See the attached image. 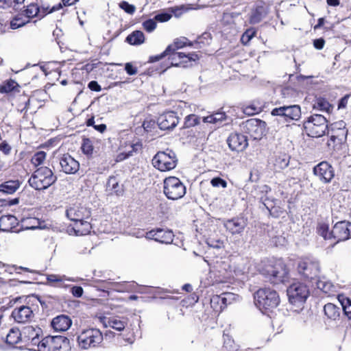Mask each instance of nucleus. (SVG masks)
Instances as JSON below:
<instances>
[{
    "label": "nucleus",
    "mask_w": 351,
    "mask_h": 351,
    "mask_svg": "<svg viewBox=\"0 0 351 351\" xmlns=\"http://www.w3.org/2000/svg\"><path fill=\"white\" fill-rule=\"evenodd\" d=\"M324 44L325 41L323 38L315 39L313 41V45L317 49H323Z\"/></svg>",
    "instance_id": "obj_63"
},
{
    "label": "nucleus",
    "mask_w": 351,
    "mask_h": 351,
    "mask_svg": "<svg viewBox=\"0 0 351 351\" xmlns=\"http://www.w3.org/2000/svg\"><path fill=\"white\" fill-rule=\"evenodd\" d=\"M72 321L65 315H60L54 317L51 321V326L57 332L67 330L71 326Z\"/></svg>",
    "instance_id": "obj_22"
},
{
    "label": "nucleus",
    "mask_w": 351,
    "mask_h": 351,
    "mask_svg": "<svg viewBox=\"0 0 351 351\" xmlns=\"http://www.w3.org/2000/svg\"><path fill=\"white\" fill-rule=\"evenodd\" d=\"M177 57L179 59H182L184 58H187L189 61H195L196 60L199 59L198 55L195 53H189L188 54H186V53H182V52H178L173 57V60H175Z\"/></svg>",
    "instance_id": "obj_50"
},
{
    "label": "nucleus",
    "mask_w": 351,
    "mask_h": 351,
    "mask_svg": "<svg viewBox=\"0 0 351 351\" xmlns=\"http://www.w3.org/2000/svg\"><path fill=\"white\" fill-rule=\"evenodd\" d=\"M119 7L123 10L126 13L133 14L136 11V7L134 5L130 4L125 1L119 3Z\"/></svg>",
    "instance_id": "obj_52"
},
{
    "label": "nucleus",
    "mask_w": 351,
    "mask_h": 351,
    "mask_svg": "<svg viewBox=\"0 0 351 351\" xmlns=\"http://www.w3.org/2000/svg\"><path fill=\"white\" fill-rule=\"evenodd\" d=\"M156 20L154 19H148L143 22V28L148 32H153L156 27Z\"/></svg>",
    "instance_id": "obj_53"
},
{
    "label": "nucleus",
    "mask_w": 351,
    "mask_h": 351,
    "mask_svg": "<svg viewBox=\"0 0 351 351\" xmlns=\"http://www.w3.org/2000/svg\"><path fill=\"white\" fill-rule=\"evenodd\" d=\"M127 323L125 320L121 319L119 317H110L106 323V326H109L116 330L121 331L126 326Z\"/></svg>",
    "instance_id": "obj_33"
},
{
    "label": "nucleus",
    "mask_w": 351,
    "mask_h": 351,
    "mask_svg": "<svg viewBox=\"0 0 351 351\" xmlns=\"http://www.w3.org/2000/svg\"><path fill=\"white\" fill-rule=\"evenodd\" d=\"M260 110L261 108L252 105L245 107L244 112L248 115H252L258 113Z\"/></svg>",
    "instance_id": "obj_58"
},
{
    "label": "nucleus",
    "mask_w": 351,
    "mask_h": 351,
    "mask_svg": "<svg viewBox=\"0 0 351 351\" xmlns=\"http://www.w3.org/2000/svg\"><path fill=\"white\" fill-rule=\"evenodd\" d=\"M57 177L49 168L41 167L30 177L29 184L36 190H43L55 183Z\"/></svg>",
    "instance_id": "obj_4"
},
{
    "label": "nucleus",
    "mask_w": 351,
    "mask_h": 351,
    "mask_svg": "<svg viewBox=\"0 0 351 351\" xmlns=\"http://www.w3.org/2000/svg\"><path fill=\"white\" fill-rule=\"evenodd\" d=\"M90 213L84 207L74 206L66 210L67 217L75 222L83 221L90 217Z\"/></svg>",
    "instance_id": "obj_21"
},
{
    "label": "nucleus",
    "mask_w": 351,
    "mask_h": 351,
    "mask_svg": "<svg viewBox=\"0 0 351 351\" xmlns=\"http://www.w3.org/2000/svg\"><path fill=\"white\" fill-rule=\"evenodd\" d=\"M210 184L214 187L221 186L223 188H226L227 186V182L219 177L213 178L210 181Z\"/></svg>",
    "instance_id": "obj_56"
},
{
    "label": "nucleus",
    "mask_w": 351,
    "mask_h": 351,
    "mask_svg": "<svg viewBox=\"0 0 351 351\" xmlns=\"http://www.w3.org/2000/svg\"><path fill=\"white\" fill-rule=\"evenodd\" d=\"M103 341V335L97 328L84 330L77 337L79 346L84 350L95 348Z\"/></svg>",
    "instance_id": "obj_6"
},
{
    "label": "nucleus",
    "mask_w": 351,
    "mask_h": 351,
    "mask_svg": "<svg viewBox=\"0 0 351 351\" xmlns=\"http://www.w3.org/2000/svg\"><path fill=\"white\" fill-rule=\"evenodd\" d=\"M34 308L29 306H21L12 311V317L18 323H26L34 317Z\"/></svg>",
    "instance_id": "obj_19"
},
{
    "label": "nucleus",
    "mask_w": 351,
    "mask_h": 351,
    "mask_svg": "<svg viewBox=\"0 0 351 351\" xmlns=\"http://www.w3.org/2000/svg\"><path fill=\"white\" fill-rule=\"evenodd\" d=\"M325 315L332 320H336L340 317V308L332 303L325 304L324 307Z\"/></svg>",
    "instance_id": "obj_26"
},
{
    "label": "nucleus",
    "mask_w": 351,
    "mask_h": 351,
    "mask_svg": "<svg viewBox=\"0 0 351 351\" xmlns=\"http://www.w3.org/2000/svg\"><path fill=\"white\" fill-rule=\"evenodd\" d=\"M27 21H25L19 17H16L10 22V27L12 29H16L17 28L23 27L24 25L26 24Z\"/></svg>",
    "instance_id": "obj_55"
},
{
    "label": "nucleus",
    "mask_w": 351,
    "mask_h": 351,
    "mask_svg": "<svg viewBox=\"0 0 351 351\" xmlns=\"http://www.w3.org/2000/svg\"><path fill=\"white\" fill-rule=\"evenodd\" d=\"M21 182L19 180H10L0 184V193L4 194H14L21 186Z\"/></svg>",
    "instance_id": "obj_24"
},
{
    "label": "nucleus",
    "mask_w": 351,
    "mask_h": 351,
    "mask_svg": "<svg viewBox=\"0 0 351 351\" xmlns=\"http://www.w3.org/2000/svg\"><path fill=\"white\" fill-rule=\"evenodd\" d=\"M126 41L132 45H141L145 41L144 34L141 31H134L127 36Z\"/></svg>",
    "instance_id": "obj_28"
},
{
    "label": "nucleus",
    "mask_w": 351,
    "mask_h": 351,
    "mask_svg": "<svg viewBox=\"0 0 351 351\" xmlns=\"http://www.w3.org/2000/svg\"><path fill=\"white\" fill-rule=\"evenodd\" d=\"M348 131L345 128H339L336 134H332L330 140L335 141L337 140L339 143L346 141Z\"/></svg>",
    "instance_id": "obj_45"
},
{
    "label": "nucleus",
    "mask_w": 351,
    "mask_h": 351,
    "mask_svg": "<svg viewBox=\"0 0 351 351\" xmlns=\"http://www.w3.org/2000/svg\"><path fill=\"white\" fill-rule=\"evenodd\" d=\"M271 114L272 116L282 117L287 121H298L301 117V108L299 105L282 106L274 108Z\"/></svg>",
    "instance_id": "obj_12"
},
{
    "label": "nucleus",
    "mask_w": 351,
    "mask_h": 351,
    "mask_svg": "<svg viewBox=\"0 0 351 351\" xmlns=\"http://www.w3.org/2000/svg\"><path fill=\"white\" fill-rule=\"evenodd\" d=\"M61 8V3H58L57 5H53L51 8L49 6H38L37 4L31 3L27 6L25 12V15L28 18H32L35 16L43 18L46 14L57 11Z\"/></svg>",
    "instance_id": "obj_14"
},
{
    "label": "nucleus",
    "mask_w": 351,
    "mask_h": 351,
    "mask_svg": "<svg viewBox=\"0 0 351 351\" xmlns=\"http://www.w3.org/2000/svg\"><path fill=\"white\" fill-rule=\"evenodd\" d=\"M178 159L172 150L158 152L152 159L153 166L160 171L173 169L177 165Z\"/></svg>",
    "instance_id": "obj_8"
},
{
    "label": "nucleus",
    "mask_w": 351,
    "mask_h": 351,
    "mask_svg": "<svg viewBox=\"0 0 351 351\" xmlns=\"http://www.w3.org/2000/svg\"><path fill=\"white\" fill-rule=\"evenodd\" d=\"M106 191L110 194H116L119 195L123 192L122 186L119 184V180L117 176H110L107 184H106Z\"/></svg>",
    "instance_id": "obj_25"
},
{
    "label": "nucleus",
    "mask_w": 351,
    "mask_h": 351,
    "mask_svg": "<svg viewBox=\"0 0 351 351\" xmlns=\"http://www.w3.org/2000/svg\"><path fill=\"white\" fill-rule=\"evenodd\" d=\"M314 174L325 183L330 182L333 178L334 170L327 162H322L313 169Z\"/></svg>",
    "instance_id": "obj_18"
},
{
    "label": "nucleus",
    "mask_w": 351,
    "mask_h": 351,
    "mask_svg": "<svg viewBox=\"0 0 351 351\" xmlns=\"http://www.w3.org/2000/svg\"><path fill=\"white\" fill-rule=\"evenodd\" d=\"M3 3V9L13 7L14 9L18 10L20 6L24 3L25 0H1Z\"/></svg>",
    "instance_id": "obj_47"
},
{
    "label": "nucleus",
    "mask_w": 351,
    "mask_h": 351,
    "mask_svg": "<svg viewBox=\"0 0 351 351\" xmlns=\"http://www.w3.org/2000/svg\"><path fill=\"white\" fill-rule=\"evenodd\" d=\"M71 292L73 296L76 298H80L82 296L84 291L82 287L73 286L71 288Z\"/></svg>",
    "instance_id": "obj_59"
},
{
    "label": "nucleus",
    "mask_w": 351,
    "mask_h": 351,
    "mask_svg": "<svg viewBox=\"0 0 351 351\" xmlns=\"http://www.w3.org/2000/svg\"><path fill=\"white\" fill-rule=\"evenodd\" d=\"M88 88L94 91H100L101 90V86L99 85V84L96 81H91L88 83Z\"/></svg>",
    "instance_id": "obj_64"
},
{
    "label": "nucleus",
    "mask_w": 351,
    "mask_h": 351,
    "mask_svg": "<svg viewBox=\"0 0 351 351\" xmlns=\"http://www.w3.org/2000/svg\"><path fill=\"white\" fill-rule=\"evenodd\" d=\"M261 273L274 284L285 283L289 278V270L280 259L268 261L262 268Z\"/></svg>",
    "instance_id": "obj_2"
},
{
    "label": "nucleus",
    "mask_w": 351,
    "mask_h": 351,
    "mask_svg": "<svg viewBox=\"0 0 351 351\" xmlns=\"http://www.w3.org/2000/svg\"><path fill=\"white\" fill-rule=\"evenodd\" d=\"M18 84L14 80H9L4 82L1 86H0V93H8L14 90L15 88H17Z\"/></svg>",
    "instance_id": "obj_39"
},
{
    "label": "nucleus",
    "mask_w": 351,
    "mask_h": 351,
    "mask_svg": "<svg viewBox=\"0 0 351 351\" xmlns=\"http://www.w3.org/2000/svg\"><path fill=\"white\" fill-rule=\"evenodd\" d=\"M309 295V289L306 285L295 282L287 289V295L289 302L299 306L303 305Z\"/></svg>",
    "instance_id": "obj_11"
},
{
    "label": "nucleus",
    "mask_w": 351,
    "mask_h": 351,
    "mask_svg": "<svg viewBox=\"0 0 351 351\" xmlns=\"http://www.w3.org/2000/svg\"><path fill=\"white\" fill-rule=\"evenodd\" d=\"M192 44L191 43H188L187 38L183 37L181 38L176 39L172 45H170L169 46H171V52H175L176 50L182 48L186 45H191Z\"/></svg>",
    "instance_id": "obj_43"
},
{
    "label": "nucleus",
    "mask_w": 351,
    "mask_h": 351,
    "mask_svg": "<svg viewBox=\"0 0 351 351\" xmlns=\"http://www.w3.org/2000/svg\"><path fill=\"white\" fill-rule=\"evenodd\" d=\"M297 270L303 280L310 282L319 276L320 265L317 261L305 258L299 261Z\"/></svg>",
    "instance_id": "obj_7"
},
{
    "label": "nucleus",
    "mask_w": 351,
    "mask_h": 351,
    "mask_svg": "<svg viewBox=\"0 0 351 351\" xmlns=\"http://www.w3.org/2000/svg\"><path fill=\"white\" fill-rule=\"evenodd\" d=\"M255 34L256 30L254 28L247 29L241 36V40L242 43L247 45Z\"/></svg>",
    "instance_id": "obj_48"
},
{
    "label": "nucleus",
    "mask_w": 351,
    "mask_h": 351,
    "mask_svg": "<svg viewBox=\"0 0 351 351\" xmlns=\"http://www.w3.org/2000/svg\"><path fill=\"white\" fill-rule=\"evenodd\" d=\"M330 105L327 100L324 98H318L316 99L315 104H313V108L315 109L321 110V111H328L330 109Z\"/></svg>",
    "instance_id": "obj_40"
},
{
    "label": "nucleus",
    "mask_w": 351,
    "mask_h": 351,
    "mask_svg": "<svg viewBox=\"0 0 351 351\" xmlns=\"http://www.w3.org/2000/svg\"><path fill=\"white\" fill-rule=\"evenodd\" d=\"M223 226L226 231L232 235H241L247 226V220L243 217H236L223 221Z\"/></svg>",
    "instance_id": "obj_13"
},
{
    "label": "nucleus",
    "mask_w": 351,
    "mask_h": 351,
    "mask_svg": "<svg viewBox=\"0 0 351 351\" xmlns=\"http://www.w3.org/2000/svg\"><path fill=\"white\" fill-rule=\"evenodd\" d=\"M69 341L62 336H48L41 340L38 351H69Z\"/></svg>",
    "instance_id": "obj_10"
},
{
    "label": "nucleus",
    "mask_w": 351,
    "mask_h": 351,
    "mask_svg": "<svg viewBox=\"0 0 351 351\" xmlns=\"http://www.w3.org/2000/svg\"><path fill=\"white\" fill-rule=\"evenodd\" d=\"M22 333L17 329H10L9 332L6 334L5 342L8 344L14 346L18 343L21 339Z\"/></svg>",
    "instance_id": "obj_36"
},
{
    "label": "nucleus",
    "mask_w": 351,
    "mask_h": 351,
    "mask_svg": "<svg viewBox=\"0 0 351 351\" xmlns=\"http://www.w3.org/2000/svg\"><path fill=\"white\" fill-rule=\"evenodd\" d=\"M73 228L76 235H86L90 232L91 225L88 221L84 220L83 221L76 222Z\"/></svg>",
    "instance_id": "obj_31"
},
{
    "label": "nucleus",
    "mask_w": 351,
    "mask_h": 351,
    "mask_svg": "<svg viewBox=\"0 0 351 351\" xmlns=\"http://www.w3.org/2000/svg\"><path fill=\"white\" fill-rule=\"evenodd\" d=\"M125 69L127 73L130 75H135L137 73L136 68L134 67L133 65L130 62L125 64Z\"/></svg>",
    "instance_id": "obj_61"
},
{
    "label": "nucleus",
    "mask_w": 351,
    "mask_h": 351,
    "mask_svg": "<svg viewBox=\"0 0 351 351\" xmlns=\"http://www.w3.org/2000/svg\"><path fill=\"white\" fill-rule=\"evenodd\" d=\"M266 12L262 6H258L253 10L250 16V23L251 24H256L261 22L265 16Z\"/></svg>",
    "instance_id": "obj_30"
},
{
    "label": "nucleus",
    "mask_w": 351,
    "mask_h": 351,
    "mask_svg": "<svg viewBox=\"0 0 351 351\" xmlns=\"http://www.w3.org/2000/svg\"><path fill=\"white\" fill-rule=\"evenodd\" d=\"M130 147L132 148V150H129L127 152L120 153L117 156V161L125 160L128 157L132 156L133 152H137L138 149L141 147V145L139 144H132L130 145Z\"/></svg>",
    "instance_id": "obj_44"
},
{
    "label": "nucleus",
    "mask_w": 351,
    "mask_h": 351,
    "mask_svg": "<svg viewBox=\"0 0 351 351\" xmlns=\"http://www.w3.org/2000/svg\"><path fill=\"white\" fill-rule=\"evenodd\" d=\"M304 128L308 136L313 138L321 137L328 129L327 120L321 114H313L304 121Z\"/></svg>",
    "instance_id": "obj_5"
},
{
    "label": "nucleus",
    "mask_w": 351,
    "mask_h": 351,
    "mask_svg": "<svg viewBox=\"0 0 351 351\" xmlns=\"http://www.w3.org/2000/svg\"><path fill=\"white\" fill-rule=\"evenodd\" d=\"M338 300L342 306L344 315L351 319V300L343 295H339Z\"/></svg>",
    "instance_id": "obj_34"
},
{
    "label": "nucleus",
    "mask_w": 351,
    "mask_h": 351,
    "mask_svg": "<svg viewBox=\"0 0 351 351\" xmlns=\"http://www.w3.org/2000/svg\"><path fill=\"white\" fill-rule=\"evenodd\" d=\"M289 163V157L286 154L277 156L274 162L275 171H280L287 167Z\"/></svg>",
    "instance_id": "obj_35"
},
{
    "label": "nucleus",
    "mask_w": 351,
    "mask_h": 351,
    "mask_svg": "<svg viewBox=\"0 0 351 351\" xmlns=\"http://www.w3.org/2000/svg\"><path fill=\"white\" fill-rule=\"evenodd\" d=\"M254 304L263 313L271 311L280 304L278 293L270 288L259 289L254 295Z\"/></svg>",
    "instance_id": "obj_3"
},
{
    "label": "nucleus",
    "mask_w": 351,
    "mask_h": 351,
    "mask_svg": "<svg viewBox=\"0 0 351 351\" xmlns=\"http://www.w3.org/2000/svg\"><path fill=\"white\" fill-rule=\"evenodd\" d=\"M46 153L43 151H39L37 152L34 154V156L32 158V163L35 166H39L40 165H43L44 163V161L46 159Z\"/></svg>",
    "instance_id": "obj_38"
},
{
    "label": "nucleus",
    "mask_w": 351,
    "mask_h": 351,
    "mask_svg": "<svg viewBox=\"0 0 351 351\" xmlns=\"http://www.w3.org/2000/svg\"><path fill=\"white\" fill-rule=\"evenodd\" d=\"M171 16L172 15L171 14L162 12L156 14L154 16V19L159 22H166L168 21L171 18Z\"/></svg>",
    "instance_id": "obj_57"
},
{
    "label": "nucleus",
    "mask_w": 351,
    "mask_h": 351,
    "mask_svg": "<svg viewBox=\"0 0 351 351\" xmlns=\"http://www.w3.org/2000/svg\"><path fill=\"white\" fill-rule=\"evenodd\" d=\"M47 282L51 285H55L56 283H59V287H64L65 281L76 282L73 278H67L66 276H60L58 274H49L47 276Z\"/></svg>",
    "instance_id": "obj_29"
},
{
    "label": "nucleus",
    "mask_w": 351,
    "mask_h": 351,
    "mask_svg": "<svg viewBox=\"0 0 351 351\" xmlns=\"http://www.w3.org/2000/svg\"><path fill=\"white\" fill-rule=\"evenodd\" d=\"M26 226L24 227L26 230H35L38 228L39 222L36 218L27 219L23 221Z\"/></svg>",
    "instance_id": "obj_51"
},
{
    "label": "nucleus",
    "mask_w": 351,
    "mask_h": 351,
    "mask_svg": "<svg viewBox=\"0 0 351 351\" xmlns=\"http://www.w3.org/2000/svg\"><path fill=\"white\" fill-rule=\"evenodd\" d=\"M163 192L168 199L177 200L185 195L186 187L179 178L170 176L164 180Z\"/></svg>",
    "instance_id": "obj_9"
},
{
    "label": "nucleus",
    "mask_w": 351,
    "mask_h": 351,
    "mask_svg": "<svg viewBox=\"0 0 351 351\" xmlns=\"http://www.w3.org/2000/svg\"><path fill=\"white\" fill-rule=\"evenodd\" d=\"M208 244L210 247L216 249H221L224 247L223 242L220 240H210Z\"/></svg>",
    "instance_id": "obj_60"
},
{
    "label": "nucleus",
    "mask_w": 351,
    "mask_h": 351,
    "mask_svg": "<svg viewBox=\"0 0 351 351\" xmlns=\"http://www.w3.org/2000/svg\"><path fill=\"white\" fill-rule=\"evenodd\" d=\"M266 125V123L263 121L256 119H252L247 121L246 123V127L249 130H252L254 128H260L261 130H263Z\"/></svg>",
    "instance_id": "obj_42"
},
{
    "label": "nucleus",
    "mask_w": 351,
    "mask_h": 351,
    "mask_svg": "<svg viewBox=\"0 0 351 351\" xmlns=\"http://www.w3.org/2000/svg\"><path fill=\"white\" fill-rule=\"evenodd\" d=\"M42 330L38 326H27L22 330V335L27 339V341L30 340L34 337L40 336Z\"/></svg>",
    "instance_id": "obj_32"
},
{
    "label": "nucleus",
    "mask_w": 351,
    "mask_h": 351,
    "mask_svg": "<svg viewBox=\"0 0 351 351\" xmlns=\"http://www.w3.org/2000/svg\"><path fill=\"white\" fill-rule=\"evenodd\" d=\"M174 234L172 231L158 228L146 233V238L154 239L161 243L169 244L173 242Z\"/></svg>",
    "instance_id": "obj_16"
},
{
    "label": "nucleus",
    "mask_w": 351,
    "mask_h": 351,
    "mask_svg": "<svg viewBox=\"0 0 351 351\" xmlns=\"http://www.w3.org/2000/svg\"><path fill=\"white\" fill-rule=\"evenodd\" d=\"M226 118V115L224 112H217L213 114L204 117L203 118V121L204 123H221Z\"/></svg>",
    "instance_id": "obj_37"
},
{
    "label": "nucleus",
    "mask_w": 351,
    "mask_h": 351,
    "mask_svg": "<svg viewBox=\"0 0 351 351\" xmlns=\"http://www.w3.org/2000/svg\"><path fill=\"white\" fill-rule=\"evenodd\" d=\"M229 148L232 151L242 152L247 147V141L245 135L238 133L231 134L227 139Z\"/></svg>",
    "instance_id": "obj_20"
},
{
    "label": "nucleus",
    "mask_w": 351,
    "mask_h": 351,
    "mask_svg": "<svg viewBox=\"0 0 351 351\" xmlns=\"http://www.w3.org/2000/svg\"><path fill=\"white\" fill-rule=\"evenodd\" d=\"M0 150L5 154H9L11 151V147L5 142L0 143Z\"/></svg>",
    "instance_id": "obj_62"
},
{
    "label": "nucleus",
    "mask_w": 351,
    "mask_h": 351,
    "mask_svg": "<svg viewBox=\"0 0 351 351\" xmlns=\"http://www.w3.org/2000/svg\"><path fill=\"white\" fill-rule=\"evenodd\" d=\"M171 48H172L171 46H168L162 53L151 57L150 61L151 62H157V61H159L160 60H161L162 58H163L165 56H166L167 55H170L171 52Z\"/></svg>",
    "instance_id": "obj_54"
},
{
    "label": "nucleus",
    "mask_w": 351,
    "mask_h": 351,
    "mask_svg": "<svg viewBox=\"0 0 351 351\" xmlns=\"http://www.w3.org/2000/svg\"><path fill=\"white\" fill-rule=\"evenodd\" d=\"M61 171L66 174H75L80 169V163L69 154H64L59 157Z\"/></svg>",
    "instance_id": "obj_15"
},
{
    "label": "nucleus",
    "mask_w": 351,
    "mask_h": 351,
    "mask_svg": "<svg viewBox=\"0 0 351 351\" xmlns=\"http://www.w3.org/2000/svg\"><path fill=\"white\" fill-rule=\"evenodd\" d=\"M217 302L219 300L223 304L227 306L230 304L236 299V295L232 293H224L221 296H217Z\"/></svg>",
    "instance_id": "obj_41"
},
{
    "label": "nucleus",
    "mask_w": 351,
    "mask_h": 351,
    "mask_svg": "<svg viewBox=\"0 0 351 351\" xmlns=\"http://www.w3.org/2000/svg\"><path fill=\"white\" fill-rule=\"evenodd\" d=\"M199 123V117L195 114H189L186 117L184 121V128L193 127Z\"/></svg>",
    "instance_id": "obj_46"
},
{
    "label": "nucleus",
    "mask_w": 351,
    "mask_h": 351,
    "mask_svg": "<svg viewBox=\"0 0 351 351\" xmlns=\"http://www.w3.org/2000/svg\"><path fill=\"white\" fill-rule=\"evenodd\" d=\"M316 286L317 289L328 295H330L335 292V286L331 282L327 280L325 278H319L316 282Z\"/></svg>",
    "instance_id": "obj_27"
},
{
    "label": "nucleus",
    "mask_w": 351,
    "mask_h": 351,
    "mask_svg": "<svg viewBox=\"0 0 351 351\" xmlns=\"http://www.w3.org/2000/svg\"><path fill=\"white\" fill-rule=\"evenodd\" d=\"M81 148L84 154L86 155L92 154L93 151V146L91 141L88 138L84 139Z\"/></svg>",
    "instance_id": "obj_49"
},
{
    "label": "nucleus",
    "mask_w": 351,
    "mask_h": 351,
    "mask_svg": "<svg viewBox=\"0 0 351 351\" xmlns=\"http://www.w3.org/2000/svg\"><path fill=\"white\" fill-rule=\"evenodd\" d=\"M180 118L173 111L165 112L158 119L160 129L166 130L174 128L179 123Z\"/></svg>",
    "instance_id": "obj_17"
},
{
    "label": "nucleus",
    "mask_w": 351,
    "mask_h": 351,
    "mask_svg": "<svg viewBox=\"0 0 351 351\" xmlns=\"http://www.w3.org/2000/svg\"><path fill=\"white\" fill-rule=\"evenodd\" d=\"M18 224V219L14 215H3L0 217V230L1 231H14Z\"/></svg>",
    "instance_id": "obj_23"
},
{
    "label": "nucleus",
    "mask_w": 351,
    "mask_h": 351,
    "mask_svg": "<svg viewBox=\"0 0 351 351\" xmlns=\"http://www.w3.org/2000/svg\"><path fill=\"white\" fill-rule=\"evenodd\" d=\"M351 230V223L341 221L335 223L332 230L328 231V226L326 223H319L317 226V233L325 240L333 242L332 245L349 239Z\"/></svg>",
    "instance_id": "obj_1"
}]
</instances>
